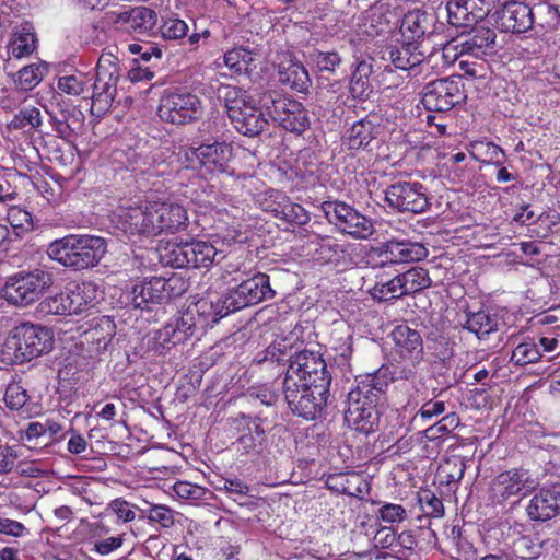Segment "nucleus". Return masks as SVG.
Returning a JSON list of instances; mask_svg holds the SVG:
<instances>
[{
    "instance_id": "obj_46",
    "label": "nucleus",
    "mask_w": 560,
    "mask_h": 560,
    "mask_svg": "<svg viewBox=\"0 0 560 560\" xmlns=\"http://www.w3.org/2000/svg\"><path fill=\"white\" fill-rule=\"evenodd\" d=\"M540 357L541 353L533 341H524L513 350L511 361L516 365H526L537 362Z\"/></svg>"
},
{
    "instance_id": "obj_4",
    "label": "nucleus",
    "mask_w": 560,
    "mask_h": 560,
    "mask_svg": "<svg viewBox=\"0 0 560 560\" xmlns=\"http://www.w3.org/2000/svg\"><path fill=\"white\" fill-rule=\"evenodd\" d=\"M48 257L66 268L85 270L97 266L107 253L103 237L68 234L49 243Z\"/></svg>"
},
{
    "instance_id": "obj_8",
    "label": "nucleus",
    "mask_w": 560,
    "mask_h": 560,
    "mask_svg": "<svg viewBox=\"0 0 560 560\" xmlns=\"http://www.w3.org/2000/svg\"><path fill=\"white\" fill-rule=\"evenodd\" d=\"M222 252L210 242L192 240L167 243L160 252V259L174 268H209L223 258Z\"/></svg>"
},
{
    "instance_id": "obj_30",
    "label": "nucleus",
    "mask_w": 560,
    "mask_h": 560,
    "mask_svg": "<svg viewBox=\"0 0 560 560\" xmlns=\"http://www.w3.org/2000/svg\"><path fill=\"white\" fill-rule=\"evenodd\" d=\"M389 59L399 70H415L423 65V54L419 50V43L402 40L399 45L389 48Z\"/></svg>"
},
{
    "instance_id": "obj_62",
    "label": "nucleus",
    "mask_w": 560,
    "mask_h": 560,
    "mask_svg": "<svg viewBox=\"0 0 560 560\" xmlns=\"http://www.w3.org/2000/svg\"><path fill=\"white\" fill-rule=\"evenodd\" d=\"M129 51L133 55H139L143 61H150L153 57L156 59L162 58V49L153 43L130 44Z\"/></svg>"
},
{
    "instance_id": "obj_50",
    "label": "nucleus",
    "mask_w": 560,
    "mask_h": 560,
    "mask_svg": "<svg viewBox=\"0 0 560 560\" xmlns=\"http://www.w3.org/2000/svg\"><path fill=\"white\" fill-rule=\"evenodd\" d=\"M189 31L187 23L177 18H170L163 21L160 26L161 36L164 39L176 40L184 38Z\"/></svg>"
},
{
    "instance_id": "obj_59",
    "label": "nucleus",
    "mask_w": 560,
    "mask_h": 560,
    "mask_svg": "<svg viewBox=\"0 0 560 560\" xmlns=\"http://www.w3.org/2000/svg\"><path fill=\"white\" fill-rule=\"evenodd\" d=\"M26 390L19 384H10L5 389L4 401L12 410L21 409L27 401Z\"/></svg>"
},
{
    "instance_id": "obj_21",
    "label": "nucleus",
    "mask_w": 560,
    "mask_h": 560,
    "mask_svg": "<svg viewBox=\"0 0 560 560\" xmlns=\"http://www.w3.org/2000/svg\"><path fill=\"white\" fill-rule=\"evenodd\" d=\"M196 331V324L190 314L182 313L154 332L152 348L160 353L170 351L175 346L189 340Z\"/></svg>"
},
{
    "instance_id": "obj_55",
    "label": "nucleus",
    "mask_w": 560,
    "mask_h": 560,
    "mask_svg": "<svg viewBox=\"0 0 560 560\" xmlns=\"http://www.w3.org/2000/svg\"><path fill=\"white\" fill-rule=\"evenodd\" d=\"M279 219L290 223L303 225L310 221V215L301 205L291 202V200L288 198L283 207V212H281Z\"/></svg>"
},
{
    "instance_id": "obj_19",
    "label": "nucleus",
    "mask_w": 560,
    "mask_h": 560,
    "mask_svg": "<svg viewBox=\"0 0 560 560\" xmlns=\"http://www.w3.org/2000/svg\"><path fill=\"white\" fill-rule=\"evenodd\" d=\"M264 107L269 117L288 131L301 133L308 126L306 110L298 101L277 95L270 98V104L265 102Z\"/></svg>"
},
{
    "instance_id": "obj_22",
    "label": "nucleus",
    "mask_w": 560,
    "mask_h": 560,
    "mask_svg": "<svg viewBox=\"0 0 560 560\" xmlns=\"http://www.w3.org/2000/svg\"><path fill=\"white\" fill-rule=\"evenodd\" d=\"M464 97L458 81L440 79L427 84L422 103L430 112H447L459 104Z\"/></svg>"
},
{
    "instance_id": "obj_37",
    "label": "nucleus",
    "mask_w": 560,
    "mask_h": 560,
    "mask_svg": "<svg viewBox=\"0 0 560 560\" xmlns=\"http://www.w3.org/2000/svg\"><path fill=\"white\" fill-rule=\"evenodd\" d=\"M398 277L405 295L419 292L431 285L428 270L421 267H413Z\"/></svg>"
},
{
    "instance_id": "obj_52",
    "label": "nucleus",
    "mask_w": 560,
    "mask_h": 560,
    "mask_svg": "<svg viewBox=\"0 0 560 560\" xmlns=\"http://www.w3.org/2000/svg\"><path fill=\"white\" fill-rule=\"evenodd\" d=\"M11 125L18 129H22L27 126L31 128H38L42 125L40 112L36 107H24L14 116Z\"/></svg>"
},
{
    "instance_id": "obj_47",
    "label": "nucleus",
    "mask_w": 560,
    "mask_h": 560,
    "mask_svg": "<svg viewBox=\"0 0 560 560\" xmlns=\"http://www.w3.org/2000/svg\"><path fill=\"white\" fill-rule=\"evenodd\" d=\"M418 503L427 516L441 517L444 514L442 501L430 490L419 492Z\"/></svg>"
},
{
    "instance_id": "obj_43",
    "label": "nucleus",
    "mask_w": 560,
    "mask_h": 560,
    "mask_svg": "<svg viewBox=\"0 0 560 560\" xmlns=\"http://www.w3.org/2000/svg\"><path fill=\"white\" fill-rule=\"evenodd\" d=\"M369 292L374 300L382 302L398 299L405 295L398 276L386 282L375 283V285L372 287Z\"/></svg>"
},
{
    "instance_id": "obj_26",
    "label": "nucleus",
    "mask_w": 560,
    "mask_h": 560,
    "mask_svg": "<svg viewBox=\"0 0 560 560\" xmlns=\"http://www.w3.org/2000/svg\"><path fill=\"white\" fill-rule=\"evenodd\" d=\"M495 37L493 30L476 27L468 35L459 37L460 52L481 60L494 52Z\"/></svg>"
},
{
    "instance_id": "obj_48",
    "label": "nucleus",
    "mask_w": 560,
    "mask_h": 560,
    "mask_svg": "<svg viewBox=\"0 0 560 560\" xmlns=\"http://www.w3.org/2000/svg\"><path fill=\"white\" fill-rule=\"evenodd\" d=\"M288 198L289 197L280 190L269 189L261 198L260 206L264 211L270 212L276 218H279L281 212H283V207Z\"/></svg>"
},
{
    "instance_id": "obj_25",
    "label": "nucleus",
    "mask_w": 560,
    "mask_h": 560,
    "mask_svg": "<svg viewBox=\"0 0 560 560\" xmlns=\"http://www.w3.org/2000/svg\"><path fill=\"white\" fill-rule=\"evenodd\" d=\"M526 512L532 521L546 522L560 514V483L541 489L529 501Z\"/></svg>"
},
{
    "instance_id": "obj_39",
    "label": "nucleus",
    "mask_w": 560,
    "mask_h": 560,
    "mask_svg": "<svg viewBox=\"0 0 560 560\" xmlns=\"http://www.w3.org/2000/svg\"><path fill=\"white\" fill-rule=\"evenodd\" d=\"M128 22L133 31L148 33L155 27L158 15L152 9L138 7L129 12Z\"/></svg>"
},
{
    "instance_id": "obj_10",
    "label": "nucleus",
    "mask_w": 560,
    "mask_h": 560,
    "mask_svg": "<svg viewBox=\"0 0 560 560\" xmlns=\"http://www.w3.org/2000/svg\"><path fill=\"white\" fill-rule=\"evenodd\" d=\"M52 283V275L48 271H20L7 280L2 288V296L12 305L27 306L37 301Z\"/></svg>"
},
{
    "instance_id": "obj_57",
    "label": "nucleus",
    "mask_w": 560,
    "mask_h": 560,
    "mask_svg": "<svg viewBox=\"0 0 560 560\" xmlns=\"http://www.w3.org/2000/svg\"><path fill=\"white\" fill-rule=\"evenodd\" d=\"M0 535L23 538L30 535V529L16 520L0 515Z\"/></svg>"
},
{
    "instance_id": "obj_5",
    "label": "nucleus",
    "mask_w": 560,
    "mask_h": 560,
    "mask_svg": "<svg viewBox=\"0 0 560 560\" xmlns=\"http://www.w3.org/2000/svg\"><path fill=\"white\" fill-rule=\"evenodd\" d=\"M217 94L225 107L231 124L240 133L255 137L264 131L268 119L248 91L231 84H221Z\"/></svg>"
},
{
    "instance_id": "obj_28",
    "label": "nucleus",
    "mask_w": 560,
    "mask_h": 560,
    "mask_svg": "<svg viewBox=\"0 0 560 560\" xmlns=\"http://www.w3.org/2000/svg\"><path fill=\"white\" fill-rule=\"evenodd\" d=\"M36 36L32 24L25 22L14 27L8 43V55L15 59L30 56L36 49Z\"/></svg>"
},
{
    "instance_id": "obj_51",
    "label": "nucleus",
    "mask_w": 560,
    "mask_h": 560,
    "mask_svg": "<svg viewBox=\"0 0 560 560\" xmlns=\"http://www.w3.org/2000/svg\"><path fill=\"white\" fill-rule=\"evenodd\" d=\"M310 58L320 72H334L341 62V58L336 51H315L310 55Z\"/></svg>"
},
{
    "instance_id": "obj_40",
    "label": "nucleus",
    "mask_w": 560,
    "mask_h": 560,
    "mask_svg": "<svg viewBox=\"0 0 560 560\" xmlns=\"http://www.w3.org/2000/svg\"><path fill=\"white\" fill-rule=\"evenodd\" d=\"M39 310L42 313L50 315L65 316L74 314L67 289L59 294L48 296L42 301Z\"/></svg>"
},
{
    "instance_id": "obj_41",
    "label": "nucleus",
    "mask_w": 560,
    "mask_h": 560,
    "mask_svg": "<svg viewBox=\"0 0 560 560\" xmlns=\"http://www.w3.org/2000/svg\"><path fill=\"white\" fill-rule=\"evenodd\" d=\"M46 71L45 63L28 65L18 72L16 85L23 91L33 90L42 82Z\"/></svg>"
},
{
    "instance_id": "obj_44",
    "label": "nucleus",
    "mask_w": 560,
    "mask_h": 560,
    "mask_svg": "<svg viewBox=\"0 0 560 560\" xmlns=\"http://www.w3.org/2000/svg\"><path fill=\"white\" fill-rule=\"evenodd\" d=\"M465 0H451L447 3L448 21L454 26H468L476 22L469 12L468 5L464 4Z\"/></svg>"
},
{
    "instance_id": "obj_15",
    "label": "nucleus",
    "mask_w": 560,
    "mask_h": 560,
    "mask_svg": "<svg viewBox=\"0 0 560 560\" xmlns=\"http://www.w3.org/2000/svg\"><path fill=\"white\" fill-rule=\"evenodd\" d=\"M322 209L330 223L354 238L365 240L374 232L372 221L345 202L325 201Z\"/></svg>"
},
{
    "instance_id": "obj_32",
    "label": "nucleus",
    "mask_w": 560,
    "mask_h": 560,
    "mask_svg": "<svg viewBox=\"0 0 560 560\" xmlns=\"http://www.w3.org/2000/svg\"><path fill=\"white\" fill-rule=\"evenodd\" d=\"M429 27L428 14L421 10L407 12L400 24V34L404 40L418 43Z\"/></svg>"
},
{
    "instance_id": "obj_24",
    "label": "nucleus",
    "mask_w": 560,
    "mask_h": 560,
    "mask_svg": "<svg viewBox=\"0 0 560 560\" xmlns=\"http://www.w3.org/2000/svg\"><path fill=\"white\" fill-rule=\"evenodd\" d=\"M495 24L502 32L524 33L534 24L532 8L523 2H508L497 12Z\"/></svg>"
},
{
    "instance_id": "obj_3",
    "label": "nucleus",
    "mask_w": 560,
    "mask_h": 560,
    "mask_svg": "<svg viewBox=\"0 0 560 560\" xmlns=\"http://www.w3.org/2000/svg\"><path fill=\"white\" fill-rule=\"evenodd\" d=\"M392 380L388 370L384 368L355 378L357 385L348 394V408L345 413L350 428L363 434L373 433L378 429L377 404Z\"/></svg>"
},
{
    "instance_id": "obj_38",
    "label": "nucleus",
    "mask_w": 560,
    "mask_h": 560,
    "mask_svg": "<svg viewBox=\"0 0 560 560\" xmlns=\"http://www.w3.org/2000/svg\"><path fill=\"white\" fill-rule=\"evenodd\" d=\"M253 61V51L244 47L230 49L223 56L224 66L235 74H241L246 71Z\"/></svg>"
},
{
    "instance_id": "obj_42",
    "label": "nucleus",
    "mask_w": 560,
    "mask_h": 560,
    "mask_svg": "<svg viewBox=\"0 0 560 560\" xmlns=\"http://www.w3.org/2000/svg\"><path fill=\"white\" fill-rule=\"evenodd\" d=\"M175 495L191 504H197L208 499L210 491L205 487L188 481H177L173 486Z\"/></svg>"
},
{
    "instance_id": "obj_56",
    "label": "nucleus",
    "mask_w": 560,
    "mask_h": 560,
    "mask_svg": "<svg viewBox=\"0 0 560 560\" xmlns=\"http://www.w3.org/2000/svg\"><path fill=\"white\" fill-rule=\"evenodd\" d=\"M7 220L14 230L30 231L33 228L31 213L20 207H10Z\"/></svg>"
},
{
    "instance_id": "obj_33",
    "label": "nucleus",
    "mask_w": 560,
    "mask_h": 560,
    "mask_svg": "<svg viewBox=\"0 0 560 560\" xmlns=\"http://www.w3.org/2000/svg\"><path fill=\"white\" fill-rule=\"evenodd\" d=\"M375 137V125L369 119L355 121L343 137V144L349 150L366 148Z\"/></svg>"
},
{
    "instance_id": "obj_45",
    "label": "nucleus",
    "mask_w": 560,
    "mask_h": 560,
    "mask_svg": "<svg viewBox=\"0 0 560 560\" xmlns=\"http://www.w3.org/2000/svg\"><path fill=\"white\" fill-rule=\"evenodd\" d=\"M176 512L164 504H151L147 510L149 522L159 524L162 528H171L175 524Z\"/></svg>"
},
{
    "instance_id": "obj_2",
    "label": "nucleus",
    "mask_w": 560,
    "mask_h": 560,
    "mask_svg": "<svg viewBox=\"0 0 560 560\" xmlns=\"http://www.w3.org/2000/svg\"><path fill=\"white\" fill-rule=\"evenodd\" d=\"M110 221L128 236L150 240L184 230L188 225V213L174 201L145 200L137 206L118 208Z\"/></svg>"
},
{
    "instance_id": "obj_11",
    "label": "nucleus",
    "mask_w": 560,
    "mask_h": 560,
    "mask_svg": "<svg viewBox=\"0 0 560 560\" xmlns=\"http://www.w3.org/2000/svg\"><path fill=\"white\" fill-rule=\"evenodd\" d=\"M118 78V58L112 52H103L96 66L91 102L92 115L101 117L110 108L116 95Z\"/></svg>"
},
{
    "instance_id": "obj_6",
    "label": "nucleus",
    "mask_w": 560,
    "mask_h": 560,
    "mask_svg": "<svg viewBox=\"0 0 560 560\" xmlns=\"http://www.w3.org/2000/svg\"><path fill=\"white\" fill-rule=\"evenodd\" d=\"M244 207L229 195L215 197L209 201V215L215 230L214 242L231 246L245 243L249 237Z\"/></svg>"
},
{
    "instance_id": "obj_54",
    "label": "nucleus",
    "mask_w": 560,
    "mask_h": 560,
    "mask_svg": "<svg viewBox=\"0 0 560 560\" xmlns=\"http://www.w3.org/2000/svg\"><path fill=\"white\" fill-rule=\"evenodd\" d=\"M218 490H223L226 493H229V495L241 506L247 504V502L243 501V499L248 494L249 487L244 481L237 478L224 479L223 485L221 487H218Z\"/></svg>"
},
{
    "instance_id": "obj_58",
    "label": "nucleus",
    "mask_w": 560,
    "mask_h": 560,
    "mask_svg": "<svg viewBox=\"0 0 560 560\" xmlns=\"http://www.w3.org/2000/svg\"><path fill=\"white\" fill-rule=\"evenodd\" d=\"M352 337L349 331H332L331 348L338 355L348 359L352 353Z\"/></svg>"
},
{
    "instance_id": "obj_27",
    "label": "nucleus",
    "mask_w": 560,
    "mask_h": 560,
    "mask_svg": "<svg viewBox=\"0 0 560 560\" xmlns=\"http://www.w3.org/2000/svg\"><path fill=\"white\" fill-rule=\"evenodd\" d=\"M279 81L299 92L307 91L311 80L307 70L296 58L285 56L278 68Z\"/></svg>"
},
{
    "instance_id": "obj_36",
    "label": "nucleus",
    "mask_w": 560,
    "mask_h": 560,
    "mask_svg": "<svg viewBox=\"0 0 560 560\" xmlns=\"http://www.w3.org/2000/svg\"><path fill=\"white\" fill-rule=\"evenodd\" d=\"M372 73V66L366 61H361L357 65L350 81V93L354 98L368 97L372 92L370 75Z\"/></svg>"
},
{
    "instance_id": "obj_64",
    "label": "nucleus",
    "mask_w": 560,
    "mask_h": 560,
    "mask_svg": "<svg viewBox=\"0 0 560 560\" xmlns=\"http://www.w3.org/2000/svg\"><path fill=\"white\" fill-rule=\"evenodd\" d=\"M58 89L70 95H79L84 91V82L75 75H65L58 80Z\"/></svg>"
},
{
    "instance_id": "obj_60",
    "label": "nucleus",
    "mask_w": 560,
    "mask_h": 560,
    "mask_svg": "<svg viewBox=\"0 0 560 560\" xmlns=\"http://www.w3.org/2000/svg\"><path fill=\"white\" fill-rule=\"evenodd\" d=\"M445 411V404L441 400H429L424 402L420 410L415 415L412 421H428Z\"/></svg>"
},
{
    "instance_id": "obj_12",
    "label": "nucleus",
    "mask_w": 560,
    "mask_h": 560,
    "mask_svg": "<svg viewBox=\"0 0 560 560\" xmlns=\"http://www.w3.org/2000/svg\"><path fill=\"white\" fill-rule=\"evenodd\" d=\"M232 152L231 144L225 141H215L189 148L185 156L191 167L198 168L200 175L208 178L229 171Z\"/></svg>"
},
{
    "instance_id": "obj_1",
    "label": "nucleus",
    "mask_w": 560,
    "mask_h": 560,
    "mask_svg": "<svg viewBox=\"0 0 560 560\" xmlns=\"http://www.w3.org/2000/svg\"><path fill=\"white\" fill-rule=\"evenodd\" d=\"M293 346L288 338L279 337L255 357L257 363L284 362L289 366L282 382V394L291 411L305 419L319 416L327 402L331 376L320 354L300 351L292 354Z\"/></svg>"
},
{
    "instance_id": "obj_9",
    "label": "nucleus",
    "mask_w": 560,
    "mask_h": 560,
    "mask_svg": "<svg viewBox=\"0 0 560 560\" xmlns=\"http://www.w3.org/2000/svg\"><path fill=\"white\" fill-rule=\"evenodd\" d=\"M185 291V282L177 276L170 278L152 277L136 282L124 292L127 304L133 308H149L151 304H162Z\"/></svg>"
},
{
    "instance_id": "obj_29",
    "label": "nucleus",
    "mask_w": 560,
    "mask_h": 560,
    "mask_svg": "<svg viewBox=\"0 0 560 560\" xmlns=\"http://www.w3.org/2000/svg\"><path fill=\"white\" fill-rule=\"evenodd\" d=\"M326 485L335 492L355 498L364 495L368 491V483L363 476L354 471L330 475Z\"/></svg>"
},
{
    "instance_id": "obj_17",
    "label": "nucleus",
    "mask_w": 560,
    "mask_h": 560,
    "mask_svg": "<svg viewBox=\"0 0 560 560\" xmlns=\"http://www.w3.org/2000/svg\"><path fill=\"white\" fill-rule=\"evenodd\" d=\"M388 207L398 212L422 213L429 208L427 189L419 182H398L385 191Z\"/></svg>"
},
{
    "instance_id": "obj_34",
    "label": "nucleus",
    "mask_w": 560,
    "mask_h": 560,
    "mask_svg": "<svg viewBox=\"0 0 560 560\" xmlns=\"http://www.w3.org/2000/svg\"><path fill=\"white\" fill-rule=\"evenodd\" d=\"M116 332V325L108 316L97 318L91 327L85 330V340L100 350H105Z\"/></svg>"
},
{
    "instance_id": "obj_18",
    "label": "nucleus",
    "mask_w": 560,
    "mask_h": 560,
    "mask_svg": "<svg viewBox=\"0 0 560 560\" xmlns=\"http://www.w3.org/2000/svg\"><path fill=\"white\" fill-rule=\"evenodd\" d=\"M428 255L427 248L416 242L389 241L380 247L372 248L368 255L372 266H392L410 261H419Z\"/></svg>"
},
{
    "instance_id": "obj_49",
    "label": "nucleus",
    "mask_w": 560,
    "mask_h": 560,
    "mask_svg": "<svg viewBox=\"0 0 560 560\" xmlns=\"http://www.w3.org/2000/svg\"><path fill=\"white\" fill-rule=\"evenodd\" d=\"M465 472V464L459 458L445 460L440 467L441 480L447 485L457 483Z\"/></svg>"
},
{
    "instance_id": "obj_63",
    "label": "nucleus",
    "mask_w": 560,
    "mask_h": 560,
    "mask_svg": "<svg viewBox=\"0 0 560 560\" xmlns=\"http://www.w3.org/2000/svg\"><path fill=\"white\" fill-rule=\"evenodd\" d=\"M108 508L125 523L131 522L136 517L132 505L124 499L118 498L113 500Z\"/></svg>"
},
{
    "instance_id": "obj_13",
    "label": "nucleus",
    "mask_w": 560,
    "mask_h": 560,
    "mask_svg": "<svg viewBox=\"0 0 560 560\" xmlns=\"http://www.w3.org/2000/svg\"><path fill=\"white\" fill-rule=\"evenodd\" d=\"M202 114V102L198 95L191 92H170L161 97L159 116L162 120L186 125L200 119Z\"/></svg>"
},
{
    "instance_id": "obj_16",
    "label": "nucleus",
    "mask_w": 560,
    "mask_h": 560,
    "mask_svg": "<svg viewBox=\"0 0 560 560\" xmlns=\"http://www.w3.org/2000/svg\"><path fill=\"white\" fill-rule=\"evenodd\" d=\"M394 355L402 365L401 376L410 378L413 369L423 360V341L419 331L407 325H399L390 332Z\"/></svg>"
},
{
    "instance_id": "obj_14",
    "label": "nucleus",
    "mask_w": 560,
    "mask_h": 560,
    "mask_svg": "<svg viewBox=\"0 0 560 560\" xmlns=\"http://www.w3.org/2000/svg\"><path fill=\"white\" fill-rule=\"evenodd\" d=\"M538 486L537 478L524 468H512L499 474L490 487V495L494 503L502 504L513 498L517 501L534 491Z\"/></svg>"
},
{
    "instance_id": "obj_61",
    "label": "nucleus",
    "mask_w": 560,
    "mask_h": 560,
    "mask_svg": "<svg viewBox=\"0 0 560 560\" xmlns=\"http://www.w3.org/2000/svg\"><path fill=\"white\" fill-rule=\"evenodd\" d=\"M464 56H466V54L460 52L459 38H456V39H453V40L448 42L447 44H445V46L443 47V49L440 54L435 52V54L431 55L428 62H430L431 59H433V58L441 57V58L445 59L446 65H451V63L455 62L456 60L459 61V59Z\"/></svg>"
},
{
    "instance_id": "obj_53",
    "label": "nucleus",
    "mask_w": 560,
    "mask_h": 560,
    "mask_svg": "<svg viewBox=\"0 0 560 560\" xmlns=\"http://www.w3.org/2000/svg\"><path fill=\"white\" fill-rule=\"evenodd\" d=\"M377 517L388 524L401 523L407 518L406 509L396 503H383L377 511Z\"/></svg>"
},
{
    "instance_id": "obj_23",
    "label": "nucleus",
    "mask_w": 560,
    "mask_h": 560,
    "mask_svg": "<svg viewBox=\"0 0 560 560\" xmlns=\"http://www.w3.org/2000/svg\"><path fill=\"white\" fill-rule=\"evenodd\" d=\"M226 302V294L223 299L205 296L199 299L192 306H189L184 314H190L192 322L196 324V330L203 329L233 313V310H229L231 306Z\"/></svg>"
},
{
    "instance_id": "obj_7",
    "label": "nucleus",
    "mask_w": 560,
    "mask_h": 560,
    "mask_svg": "<svg viewBox=\"0 0 560 560\" xmlns=\"http://www.w3.org/2000/svg\"><path fill=\"white\" fill-rule=\"evenodd\" d=\"M51 329L32 323L15 326L4 341V350L12 353L15 362L31 361L50 352L54 348Z\"/></svg>"
},
{
    "instance_id": "obj_35",
    "label": "nucleus",
    "mask_w": 560,
    "mask_h": 560,
    "mask_svg": "<svg viewBox=\"0 0 560 560\" xmlns=\"http://www.w3.org/2000/svg\"><path fill=\"white\" fill-rule=\"evenodd\" d=\"M499 325L500 318L498 315L479 311L467 315L465 327L481 339L498 330Z\"/></svg>"
},
{
    "instance_id": "obj_31",
    "label": "nucleus",
    "mask_w": 560,
    "mask_h": 560,
    "mask_svg": "<svg viewBox=\"0 0 560 560\" xmlns=\"http://www.w3.org/2000/svg\"><path fill=\"white\" fill-rule=\"evenodd\" d=\"M67 290L74 314H79L89 306H92L98 299V288L92 281L70 284L67 287Z\"/></svg>"
},
{
    "instance_id": "obj_20",
    "label": "nucleus",
    "mask_w": 560,
    "mask_h": 560,
    "mask_svg": "<svg viewBox=\"0 0 560 560\" xmlns=\"http://www.w3.org/2000/svg\"><path fill=\"white\" fill-rule=\"evenodd\" d=\"M226 295V303L231 306L229 310L236 312L264 300L272 299L275 291L270 287L269 276L257 273L230 290Z\"/></svg>"
}]
</instances>
